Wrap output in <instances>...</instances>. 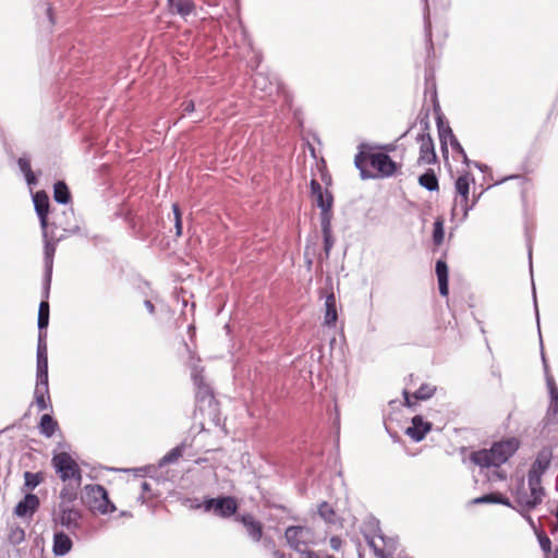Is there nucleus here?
I'll return each mask as SVG.
<instances>
[{
  "label": "nucleus",
  "instance_id": "6e6d98bb",
  "mask_svg": "<svg viewBox=\"0 0 558 558\" xmlns=\"http://www.w3.org/2000/svg\"><path fill=\"white\" fill-rule=\"evenodd\" d=\"M555 531L558 532V506L556 511V524H555Z\"/></svg>",
  "mask_w": 558,
  "mask_h": 558
},
{
  "label": "nucleus",
  "instance_id": "393cba45",
  "mask_svg": "<svg viewBox=\"0 0 558 558\" xmlns=\"http://www.w3.org/2000/svg\"><path fill=\"white\" fill-rule=\"evenodd\" d=\"M49 324V304L47 301H41L38 308V328L43 331Z\"/></svg>",
  "mask_w": 558,
  "mask_h": 558
},
{
  "label": "nucleus",
  "instance_id": "13d9d810",
  "mask_svg": "<svg viewBox=\"0 0 558 558\" xmlns=\"http://www.w3.org/2000/svg\"><path fill=\"white\" fill-rule=\"evenodd\" d=\"M142 487H143V489H144V490H147V489H148V484H147L146 482H144V483L142 484Z\"/></svg>",
  "mask_w": 558,
  "mask_h": 558
},
{
  "label": "nucleus",
  "instance_id": "aec40b11",
  "mask_svg": "<svg viewBox=\"0 0 558 558\" xmlns=\"http://www.w3.org/2000/svg\"><path fill=\"white\" fill-rule=\"evenodd\" d=\"M336 296L331 292L326 296L325 300V316L324 324L327 326H333L338 319Z\"/></svg>",
  "mask_w": 558,
  "mask_h": 558
},
{
  "label": "nucleus",
  "instance_id": "680f3d73",
  "mask_svg": "<svg viewBox=\"0 0 558 558\" xmlns=\"http://www.w3.org/2000/svg\"><path fill=\"white\" fill-rule=\"evenodd\" d=\"M172 475L167 476L166 481H171Z\"/></svg>",
  "mask_w": 558,
  "mask_h": 558
},
{
  "label": "nucleus",
  "instance_id": "4d7b16f0",
  "mask_svg": "<svg viewBox=\"0 0 558 558\" xmlns=\"http://www.w3.org/2000/svg\"><path fill=\"white\" fill-rule=\"evenodd\" d=\"M47 14L49 16L50 22L52 23L51 8H47Z\"/></svg>",
  "mask_w": 558,
  "mask_h": 558
},
{
  "label": "nucleus",
  "instance_id": "49530a36",
  "mask_svg": "<svg viewBox=\"0 0 558 558\" xmlns=\"http://www.w3.org/2000/svg\"><path fill=\"white\" fill-rule=\"evenodd\" d=\"M369 544H371V546H373V547H374V549H375V554H376L378 557H380V558H387V555H386L385 550H384V549L378 548L377 543H376V541H375V539H372V541L369 542Z\"/></svg>",
  "mask_w": 558,
  "mask_h": 558
},
{
  "label": "nucleus",
  "instance_id": "864d4df0",
  "mask_svg": "<svg viewBox=\"0 0 558 558\" xmlns=\"http://www.w3.org/2000/svg\"><path fill=\"white\" fill-rule=\"evenodd\" d=\"M184 110L189 111V112L193 111L194 110V104L192 101L186 102L185 107H184Z\"/></svg>",
  "mask_w": 558,
  "mask_h": 558
},
{
  "label": "nucleus",
  "instance_id": "4468645a",
  "mask_svg": "<svg viewBox=\"0 0 558 558\" xmlns=\"http://www.w3.org/2000/svg\"><path fill=\"white\" fill-rule=\"evenodd\" d=\"M420 142V157L418 162L423 165H430L436 161V154L434 142L429 134H421Z\"/></svg>",
  "mask_w": 558,
  "mask_h": 558
},
{
  "label": "nucleus",
  "instance_id": "f03ea898",
  "mask_svg": "<svg viewBox=\"0 0 558 558\" xmlns=\"http://www.w3.org/2000/svg\"><path fill=\"white\" fill-rule=\"evenodd\" d=\"M197 362L194 357H191L190 367L192 372V378L197 387L196 400L197 411L203 417L202 425L205 427L207 423L218 425L220 422V412L218 402L215 400L210 387L204 383L203 377L199 375Z\"/></svg>",
  "mask_w": 558,
  "mask_h": 558
},
{
  "label": "nucleus",
  "instance_id": "20e7f679",
  "mask_svg": "<svg viewBox=\"0 0 558 558\" xmlns=\"http://www.w3.org/2000/svg\"><path fill=\"white\" fill-rule=\"evenodd\" d=\"M51 463L64 484L62 489L72 488L74 493H77L82 484V471L76 461L69 453L60 452L53 456Z\"/></svg>",
  "mask_w": 558,
  "mask_h": 558
},
{
  "label": "nucleus",
  "instance_id": "9d476101",
  "mask_svg": "<svg viewBox=\"0 0 558 558\" xmlns=\"http://www.w3.org/2000/svg\"><path fill=\"white\" fill-rule=\"evenodd\" d=\"M204 508L206 511H213L215 514L226 518L235 513L238 505L234 498L222 497L206 500Z\"/></svg>",
  "mask_w": 558,
  "mask_h": 558
},
{
  "label": "nucleus",
  "instance_id": "a211bd4d",
  "mask_svg": "<svg viewBox=\"0 0 558 558\" xmlns=\"http://www.w3.org/2000/svg\"><path fill=\"white\" fill-rule=\"evenodd\" d=\"M38 497L34 494H26L24 499L16 505L14 513L21 518L32 517L33 513L38 509Z\"/></svg>",
  "mask_w": 558,
  "mask_h": 558
},
{
  "label": "nucleus",
  "instance_id": "c756f323",
  "mask_svg": "<svg viewBox=\"0 0 558 558\" xmlns=\"http://www.w3.org/2000/svg\"><path fill=\"white\" fill-rule=\"evenodd\" d=\"M445 231H444V220L437 219L434 223V232L433 240L436 245H440L444 241Z\"/></svg>",
  "mask_w": 558,
  "mask_h": 558
},
{
  "label": "nucleus",
  "instance_id": "473e14b6",
  "mask_svg": "<svg viewBox=\"0 0 558 558\" xmlns=\"http://www.w3.org/2000/svg\"><path fill=\"white\" fill-rule=\"evenodd\" d=\"M24 478H25V487L28 490H32L35 487H37L41 481L40 475L38 473H31V472H25Z\"/></svg>",
  "mask_w": 558,
  "mask_h": 558
},
{
  "label": "nucleus",
  "instance_id": "f704fd0d",
  "mask_svg": "<svg viewBox=\"0 0 558 558\" xmlns=\"http://www.w3.org/2000/svg\"><path fill=\"white\" fill-rule=\"evenodd\" d=\"M47 239V236L45 238ZM56 252V245L51 243L50 241L46 240L45 245V259H46V266L50 270L52 267V257Z\"/></svg>",
  "mask_w": 558,
  "mask_h": 558
},
{
  "label": "nucleus",
  "instance_id": "3c124183",
  "mask_svg": "<svg viewBox=\"0 0 558 558\" xmlns=\"http://www.w3.org/2000/svg\"><path fill=\"white\" fill-rule=\"evenodd\" d=\"M330 543H331L332 548L338 549L339 544H340V539L336 538V537H332Z\"/></svg>",
  "mask_w": 558,
  "mask_h": 558
},
{
  "label": "nucleus",
  "instance_id": "2f4dec72",
  "mask_svg": "<svg viewBox=\"0 0 558 558\" xmlns=\"http://www.w3.org/2000/svg\"><path fill=\"white\" fill-rule=\"evenodd\" d=\"M320 226L323 234L331 233V214L330 210H322Z\"/></svg>",
  "mask_w": 558,
  "mask_h": 558
},
{
  "label": "nucleus",
  "instance_id": "6ab92c4d",
  "mask_svg": "<svg viewBox=\"0 0 558 558\" xmlns=\"http://www.w3.org/2000/svg\"><path fill=\"white\" fill-rule=\"evenodd\" d=\"M311 191L316 199L317 206L320 207L322 210H330L332 198L330 194L324 193L320 184L316 180H312Z\"/></svg>",
  "mask_w": 558,
  "mask_h": 558
},
{
  "label": "nucleus",
  "instance_id": "0eeeda50",
  "mask_svg": "<svg viewBox=\"0 0 558 558\" xmlns=\"http://www.w3.org/2000/svg\"><path fill=\"white\" fill-rule=\"evenodd\" d=\"M474 183V179L470 173H465L460 175L456 181V193L457 198L454 201V205L452 207V215L457 214V210L460 208L462 211V219L468 217L470 207L468 206L470 185Z\"/></svg>",
  "mask_w": 558,
  "mask_h": 558
},
{
  "label": "nucleus",
  "instance_id": "5701e85b",
  "mask_svg": "<svg viewBox=\"0 0 558 558\" xmlns=\"http://www.w3.org/2000/svg\"><path fill=\"white\" fill-rule=\"evenodd\" d=\"M39 428L43 435L51 437L56 432L57 422L49 414H45L40 418Z\"/></svg>",
  "mask_w": 558,
  "mask_h": 558
},
{
  "label": "nucleus",
  "instance_id": "a19ab883",
  "mask_svg": "<svg viewBox=\"0 0 558 558\" xmlns=\"http://www.w3.org/2000/svg\"><path fill=\"white\" fill-rule=\"evenodd\" d=\"M324 235V250L326 255L328 256L332 246H333V238L332 234H323Z\"/></svg>",
  "mask_w": 558,
  "mask_h": 558
},
{
  "label": "nucleus",
  "instance_id": "f257e3e1",
  "mask_svg": "<svg viewBox=\"0 0 558 558\" xmlns=\"http://www.w3.org/2000/svg\"><path fill=\"white\" fill-rule=\"evenodd\" d=\"M77 493L72 488L61 489L59 494V502L51 511V523L53 529L66 530L74 533L82 527L84 512L74 506Z\"/></svg>",
  "mask_w": 558,
  "mask_h": 558
},
{
  "label": "nucleus",
  "instance_id": "72a5a7b5",
  "mask_svg": "<svg viewBox=\"0 0 558 558\" xmlns=\"http://www.w3.org/2000/svg\"><path fill=\"white\" fill-rule=\"evenodd\" d=\"M448 135H449V143H450L451 147L456 151H458L463 157L464 162L468 163L469 160H468L466 154H465L463 147L461 146V144L458 142V140L453 135L451 129H448Z\"/></svg>",
  "mask_w": 558,
  "mask_h": 558
},
{
  "label": "nucleus",
  "instance_id": "052dcab7",
  "mask_svg": "<svg viewBox=\"0 0 558 558\" xmlns=\"http://www.w3.org/2000/svg\"><path fill=\"white\" fill-rule=\"evenodd\" d=\"M121 515H123V517H126V515H128V517H129L130 514H129V513H126V512H122V513H121Z\"/></svg>",
  "mask_w": 558,
  "mask_h": 558
},
{
  "label": "nucleus",
  "instance_id": "dca6fc26",
  "mask_svg": "<svg viewBox=\"0 0 558 558\" xmlns=\"http://www.w3.org/2000/svg\"><path fill=\"white\" fill-rule=\"evenodd\" d=\"M52 551L56 556H64L69 554L73 547V542L69 534L62 530L53 529Z\"/></svg>",
  "mask_w": 558,
  "mask_h": 558
},
{
  "label": "nucleus",
  "instance_id": "58836bf2",
  "mask_svg": "<svg viewBox=\"0 0 558 558\" xmlns=\"http://www.w3.org/2000/svg\"><path fill=\"white\" fill-rule=\"evenodd\" d=\"M192 9L193 5L190 1L177 3V13H180L183 16L189 15Z\"/></svg>",
  "mask_w": 558,
  "mask_h": 558
},
{
  "label": "nucleus",
  "instance_id": "9b49d317",
  "mask_svg": "<svg viewBox=\"0 0 558 558\" xmlns=\"http://www.w3.org/2000/svg\"><path fill=\"white\" fill-rule=\"evenodd\" d=\"M553 458V452L549 448H543L536 456L535 461L533 462L531 470L529 471V477H531V482L541 483V477L543 473L548 469L550 461Z\"/></svg>",
  "mask_w": 558,
  "mask_h": 558
},
{
  "label": "nucleus",
  "instance_id": "f8f14e48",
  "mask_svg": "<svg viewBox=\"0 0 558 558\" xmlns=\"http://www.w3.org/2000/svg\"><path fill=\"white\" fill-rule=\"evenodd\" d=\"M37 379L48 380V353L46 343V332L39 331L37 345Z\"/></svg>",
  "mask_w": 558,
  "mask_h": 558
},
{
  "label": "nucleus",
  "instance_id": "39448f33",
  "mask_svg": "<svg viewBox=\"0 0 558 558\" xmlns=\"http://www.w3.org/2000/svg\"><path fill=\"white\" fill-rule=\"evenodd\" d=\"M82 501L92 512L108 514L117 510L105 487L98 484L83 487Z\"/></svg>",
  "mask_w": 558,
  "mask_h": 558
},
{
  "label": "nucleus",
  "instance_id": "2eb2a0df",
  "mask_svg": "<svg viewBox=\"0 0 558 558\" xmlns=\"http://www.w3.org/2000/svg\"><path fill=\"white\" fill-rule=\"evenodd\" d=\"M432 424L422 416L416 415L412 418L411 425L407 427L405 434L414 441H421L430 430Z\"/></svg>",
  "mask_w": 558,
  "mask_h": 558
},
{
  "label": "nucleus",
  "instance_id": "b1692460",
  "mask_svg": "<svg viewBox=\"0 0 558 558\" xmlns=\"http://www.w3.org/2000/svg\"><path fill=\"white\" fill-rule=\"evenodd\" d=\"M54 201L61 204H66L70 201V192L64 182H57L53 189Z\"/></svg>",
  "mask_w": 558,
  "mask_h": 558
},
{
  "label": "nucleus",
  "instance_id": "79ce46f5",
  "mask_svg": "<svg viewBox=\"0 0 558 558\" xmlns=\"http://www.w3.org/2000/svg\"><path fill=\"white\" fill-rule=\"evenodd\" d=\"M487 477L490 482L504 481L506 478V474L499 470H493Z\"/></svg>",
  "mask_w": 558,
  "mask_h": 558
},
{
  "label": "nucleus",
  "instance_id": "8fccbe9b",
  "mask_svg": "<svg viewBox=\"0 0 558 558\" xmlns=\"http://www.w3.org/2000/svg\"><path fill=\"white\" fill-rule=\"evenodd\" d=\"M403 396H404L405 404H407L408 407H411V405H412V401H411V396L409 395V392H408V391H404V392H403Z\"/></svg>",
  "mask_w": 558,
  "mask_h": 558
},
{
  "label": "nucleus",
  "instance_id": "4c0bfd02",
  "mask_svg": "<svg viewBox=\"0 0 558 558\" xmlns=\"http://www.w3.org/2000/svg\"><path fill=\"white\" fill-rule=\"evenodd\" d=\"M318 512H319V515L322 518H324L326 521H331L332 520L333 511H332V509L327 504H323L319 507Z\"/></svg>",
  "mask_w": 558,
  "mask_h": 558
},
{
  "label": "nucleus",
  "instance_id": "bf43d9fd",
  "mask_svg": "<svg viewBox=\"0 0 558 558\" xmlns=\"http://www.w3.org/2000/svg\"><path fill=\"white\" fill-rule=\"evenodd\" d=\"M554 558H558V547H557V548H556V550H555V556H554Z\"/></svg>",
  "mask_w": 558,
  "mask_h": 558
},
{
  "label": "nucleus",
  "instance_id": "7ed1b4c3",
  "mask_svg": "<svg viewBox=\"0 0 558 558\" xmlns=\"http://www.w3.org/2000/svg\"><path fill=\"white\" fill-rule=\"evenodd\" d=\"M518 448L519 440L517 438H508L495 442L490 449L473 452L471 454V460L481 468H498L507 462Z\"/></svg>",
  "mask_w": 558,
  "mask_h": 558
},
{
  "label": "nucleus",
  "instance_id": "c03bdc74",
  "mask_svg": "<svg viewBox=\"0 0 558 558\" xmlns=\"http://www.w3.org/2000/svg\"><path fill=\"white\" fill-rule=\"evenodd\" d=\"M439 292L442 296L448 295V279H438Z\"/></svg>",
  "mask_w": 558,
  "mask_h": 558
},
{
  "label": "nucleus",
  "instance_id": "09e8293b",
  "mask_svg": "<svg viewBox=\"0 0 558 558\" xmlns=\"http://www.w3.org/2000/svg\"><path fill=\"white\" fill-rule=\"evenodd\" d=\"M362 158H363V157H362V155H357V156L355 157V165H356V167H357L359 169H361L362 177H363V178H366V175L364 174V170H363V168H362Z\"/></svg>",
  "mask_w": 558,
  "mask_h": 558
},
{
  "label": "nucleus",
  "instance_id": "c85d7f7f",
  "mask_svg": "<svg viewBox=\"0 0 558 558\" xmlns=\"http://www.w3.org/2000/svg\"><path fill=\"white\" fill-rule=\"evenodd\" d=\"M529 523L531 524V526L536 530L535 525H534V522L532 520L531 517H526ZM536 532V535H537V538H538V542H539V546L542 547V549L548 554L550 551V547H551V542L550 539L543 533H538L537 531Z\"/></svg>",
  "mask_w": 558,
  "mask_h": 558
},
{
  "label": "nucleus",
  "instance_id": "f3484780",
  "mask_svg": "<svg viewBox=\"0 0 558 558\" xmlns=\"http://www.w3.org/2000/svg\"><path fill=\"white\" fill-rule=\"evenodd\" d=\"M547 387L550 395V403L546 414L548 424L558 423V389L553 377L547 376Z\"/></svg>",
  "mask_w": 558,
  "mask_h": 558
},
{
  "label": "nucleus",
  "instance_id": "a878e982",
  "mask_svg": "<svg viewBox=\"0 0 558 558\" xmlns=\"http://www.w3.org/2000/svg\"><path fill=\"white\" fill-rule=\"evenodd\" d=\"M418 182L422 186L428 191H436L438 189V181L433 171H428L418 178Z\"/></svg>",
  "mask_w": 558,
  "mask_h": 558
},
{
  "label": "nucleus",
  "instance_id": "ddd939ff",
  "mask_svg": "<svg viewBox=\"0 0 558 558\" xmlns=\"http://www.w3.org/2000/svg\"><path fill=\"white\" fill-rule=\"evenodd\" d=\"M33 202L35 206V210L39 217L40 226L43 229V235L44 238L47 236V227H48V211H49V198L48 195L43 192H36L33 196Z\"/></svg>",
  "mask_w": 558,
  "mask_h": 558
},
{
  "label": "nucleus",
  "instance_id": "a18cd8bd",
  "mask_svg": "<svg viewBox=\"0 0 558 558\" xmlns=\"http://www.w3.org/2000/svg\"><path fill=\"white\" fill-rule=\"evenodd\" d=\"M264 76L262 75V73H256L255 76H254V85L256 87H259L260 89H265V84H264Z\"/></svg>",
  "mask_w": 558,
  "mask_h": 558
},
{
  "label": "nucleus",
  "instance_id": "1a4fd4ad",
  "mask_svg": "<svg viewBox=\"0 0 558 558\" xmlns=\"http://www.w3.org/2000/svg\"><path fill=\"white\" fill-rule=\"evenodd\" d=\"M367 159L371 166L377 171L378 177H391L398 169L397 162L384 153L369 154Z\"/></svg>",
  "mask_w": 558,
  "mask_h": 558
},
{
  "label": "nucleus",
  "instance_id": "4be33fe9",
  "mask_svg": "<svg viewBox=\"0 0 558 558\" xmlns=\"http://www.w3.org/2000/svg\"><path fill=\"white\" fill-rule=\"evenodd\" d=\"M48 380L43 381L37 379L35 387V401L40 411L48 409L47 396H48Z\"/></svg>",
  "mask_w": 558,
  "mask_h": 558
},
{
  "label": "nucleus",
  "instance_id": "cd10ccee",
  "mask_svg": "<svg viewBox=\"0 0 558 558\" xmlns=\"http://www.w3.org/2000/svg\"><path fill=\"white\" fill-rule=\"evenodd\" d=\"M8 539L13 545L21 544L25 539L24 529L17 525H11Z\"/></svg>",
  "mask_w": 558,
  "mask_h": 558
},
{
  "label": "nucleus",
  "instance_id": "c9c22d12",
  "mask_svg": "<svg viewBox=\"0 0 558 558\" xmlns=\"http://www.w3.org/2000/svg\"><path fill=\"white\" fill-rule=\"evenodd\" d=\"M174 460V449H171L159 462L158 464V473L163 474L166 466ZM168 474V471H166Z\"/></svg>",
  "mask_w": 558,
  "mask_h": 558
},
{
  "label": "nucleus",
  "instance_id": "6e6552de",
  "mask_svg": "<svg viewBox=\"0 0 558 558\" xmlns=\"http://www.w3.org/2000/svg\"><path fill=\"white\" fill-rule=\"evenodd\" d=\"M286 539L292 548L305 553L306 547L314 543V533L307 526H289L286 530Z\"/></svg>",
  "mask_w": 558,
  "mask_h": 558
},
{
  "label": "nucleus",
  "instance_id": "de8ad7c7",
  "mask_svg": "<svg viewBox=\"0 0 558 558\" xmlns=\"http://www.w3.org/2000/svg\"><path fill=\"white\" fill-rule=\"evenodd\" d=\"M25 179L28 185H34L37 183L35 174L32 172L25 174Z\"/></svg>",
  "mask_w": 558,
  "mask_h": 558
},
{
  "label": "nucleus",
  "instance_id": "412c9836",
  "mask_svg": "<svg viewBox=\"0 0 558 558\" xmlns=\"http://www.w3.org/2000/svg\"><path fill=\"white\" fill-rule=\"evenodd\" d=\"M240 521L245 526L248 536L254 541L258 542L262 537L263 529L262 524L254 520L252 515H242Z\"/></svg>",
  "mask_w": 558,
  "mask_h": 558
},
{
  "label": "nucleus",
  "instance_id": "37998d69",
  "mask_svg": "<svg viewBox=\"0 0 558 558\" xmlns=\"http://www.w3.org/2000/svg\"><path fill=\"white\" fill-rule=\"evenodd\" d=\"M448 129H440L439 130V137H440V142H441V146H442V149L446 150L445 146L447 145V143L449 142V135H448Z\"/></svg>",
  "mask_w": 558,
  "mask_h": 558
},
{
  "label": "nucleus",
  "instance_id": "5fc2aeb1",
  "mask_svg": "<svg viewBox=\"0 0 558 558\" xmlns=\"http://www.w3.org/2000/svg\"><path fill=\"white\" fill-rule=\"evenodd\" d=\"M145 306L148 310V312H150V313L154 312V304L150 301H148V300L145 301Z\"/></svg>",
  "mask_w": 558,
  "mask_h": 558
},
{
  "label": "nucleus",
  "instance_id": "ea45409f",
  "mask_svg": "<svg viewBox=\"0 0 558 558\" xmlns=\"http://www.w3.org/2000/svg\"><path fill=\"white\" fill-rule=\"evenodd\" d=\"M17 163H19L20 170L24 173V175L32 172L31 162H29L28 158L21 157L19 159Z\"/></svg>",
  "mask_w": 558,
  "mask_h": 558
},
{
  "label": "nucleus",
  "instance_id": "e433bc0d",
  "mask_svg": "<svg viewBox=\"0 0 558 558\" xmlns=\"http://www.w3.org/2000/svg\"><path fill=\"white\" fill-rule=\"evenodd\" d=\"M436 274L438 279H448V267L442 260L436 263Z\"/></svg>",
  "mask_w": 558,
  "mask_h": 558
},
{
  "label": "nucleus",
  "instance_id": "423d86ee",
  "mask_svg": "<svg viewBox=\"0 0 558 558\" xmlns=\"http://www.w3.org/2000/svg\"><path fill=\"white\" fill-rule=\"evenodd\" d=\"M515 501L522 509H533L541 504L544 496V489L539 482H531V477L527 476L525 482L523 478L518 481L517 486L512 490Z\"/></svg>",
  "mask_w": 558,
  "mask_h": 558
},
{
  "label": "nucleus",
  "instance_id": "bb28decb",
  "mask_svg": "<svg viewBox=\"0 0 558 558\" xmlns=\"http://www.w3.org/2000/svg\"><path fill=\"white\" fill-rule=\"evenodd\" d=\"M436 392V386L430 384H423L418 390L413 395L416 400H427L432 398Z\"/></svg>",
  "mask_w": 558,
  "mask_h": 558
},
{
  "label": "nucleus",
  "instance_id": "603ef678",
  "mask_svg": "<svg viewBox=\"0 0 558 558\" xmlns=\"http://www.w3.org/2000/svg\"><path fill=\"white\" fill-rule=\"evenodd\" d=\"M175 228H177V236L181 234V223H180V220H179V213L177 211V225H175Z\"/></svg>",
  "mask_w": 558,
  "mask_h": 558
},
{
  "label": "nucleus",
  "instance_id": "7c9ffc66",
  "mask_svg": "<svg viewBox=\"0 0 558 558\" xmlns=\"http://www.w3.org/2000/svg\"><path fill=\"white\" fill-rule=\"evenodd\" d=\"M474 501H475L476 504H482V502H498V504H502V505L510 506L509 499L504 498V497H501L500 495H497V494H489V495H485V496H483V497H480V498L475 499Z\"/></svg>",
  "mask_w": 558,
  "mask_h": 558
}]
</instances>
